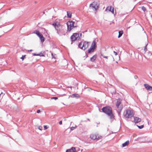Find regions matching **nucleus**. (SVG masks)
<instances>
[{
    "label": "nucleus",
    "instance_id": "nucleus-3",
    "mask_svg": "<svg viewBox=\"0 0 152 152\" xmlns=\"http://www.w3.org/2000/svg\"><path fill=\"white\" fill-rule=\"evenodd\" d=\"M124 115L125 118H129L133 117L134 114L132 110H127L124 112Z\"/></svg>",
    "mask_w": 152,
    "mask_h": 152
},
{
    "label": "nucleus",
    "instance_id": "nucleus-4",
    "mask_svg": "<svg viewBox=\"0 0 152 152\" xmlns=\"http://www.w3.org/2000/svg\"><path fill=\"white\" fill-rule=\"evenodd\" d=\"M59 28H57L55 27V29L57 31V33L60 36L65 35L66 33V30L63 28L61 26H60Z\"/></svg>",
    "mask_w": 152,
    "mask_h": 152
},
{
    "label": "nucleus",
    "instance_id": "nucleus-6",
    "mask_svg": "<svg viewBox=\"0 0 152 152\" xmlns=\"http://www.w3.org/2000/svg\"><path fill=\"white\" fill-rule=\"evenodd\" d=\"M99 6L96 2H94L90 5L89 7L94 11H96L98 8Z\"/></svg>",
    "mask_w": 152,
    "mask_h": 152
},
{
    "label": "nucleus",
    "instance_id": "nucleus-34",
    "mask_svg": "<svg viewBox=\"0 0 152 152\" xmlns=\"http://www.w3.org/2000/svg\"><path fill=\"white\" fill-rule=\"evenodd\" d=\"M38 129H39L41 130H42V126H39L38 127Z\"/></svg>",
    "mask_w": 152,
    "mask_h": 152
},
{
    "label": "nucleus",
    "instance_id": "nucleus-43",
    "mask_svg": "<svg viewBox=\"0 0 152 152\" xmlns=\"http://www.w3.org/2000/svg\"><path fill=\"white\" fill-rule=\"evenodd\" d=\"M81 34H80V36H81Z\"/></svg>",
    "mask_w": 152,
    "mask_h": 152
},
{
    "label": "nucleus",
    "instance_id": "nucleus-21",
    "mask_svg": "<svg viewBox=\"0 0 152 152\" xmlns=\"http://www.w3.org/2000/svg\"><path fill=\"white\" fill-rule=\"evenodd\" d=\"M123 34V31H119V35L118 36V38H120L121 36Z\"/></svg>",
    "mask_w": 152,
    "mask_h": 152
},
{
    "label": "nucleus",
    "instance_id": "nucleus-24",
    "mask_svg": "<svg viewBox=\"0 0 152 152\" xmlns=\"http://www.w3.org/2000/svg\"><path fill=\"white\" fill-rule=\"evenodd\" d=\"M34 33L36 34L37 36L39 35L40 33L39 31L36 30L34 32Z\"/></svg>",
    "mask_w": 152,
    "mask_h": 152
},
{
    "label": "nucleus",
    "instance_id": "nucleus-44",
    "mask_svg": "<svg viewBox=\"0 0 152 152\" xmlns=\"http://www.w3.org/2000/svg\"><path fill=\"white\" fill-rule=\"evenodd\" d=\"M52 56H53V54L52 53Z\"/></svg>",
    "mask_w": 152,
    "mask_h": 152
},
{
    "label": "nucleus",
    "instance_id": "nucleus-2",
    "mask_svg": "<svg viewBox=\"0 0 152 152\" xmlns=\"http://www.w3.org/2000/svg\"><path fill=\"white\" fill-rule=\"evenodd\" d=\"M66 23L67 27V31H69L74 27L77 26V24H75V22L72 21H68Z\"/></svg>",
    "mask_w": 152,
    "mask_h": 152
},
{
    "label": "nucleus",
    "instance_id": "nucleus-23",
    "mask_svg": "<svg viewBox=\"0 0 152 152\" xmlns=\"http://www.w3.org/2000/svg\"><path fill=\"white\" fill-rule=\"evenodd\" d=\"M39 38H40V39L41 42L42 43L44 41H45V38L43 37V36L42 37H41Z\"/></svg>",
    "mask_w": 152,
    "mask_h": 152
},
{
    "label": "nucleus",
    "instance_id": "nucleus-18",
    "mask_svg": "<svg viewBox=\"0 0 152 152\" xmlns=\"http://www.w3.org/2000/svg\"><path fill=\"white\" fill-rule=\"evenodd\" d=\"M71 97L72 98L78 97H79V95L77 94H72Z\"/></svg>",
    "mask_w": 152,
    "mask_h": 152
},
{
    "label": "nucleus",
    "instance_id": "nucleus-1",
    "mask_svg": "<svg viewBox=\"0 0 152 152\" xmlns=\"http://www.w3.org/2000/svg\"><path fill=\"white\" fill-rule=\"evenodd\" d=\"M102 111L103 112L107 114L111 119H114V116L112 112V110L111 107L107 106L104 107L102 109Z\"/></svg>",
    "mask_w": 152,
    "mask_h": 152
},
{
    "label": "nucleus",
    "instance_id": "nucleus-22",
    "mask_svg": "<svg viewBox=\"0 0 152 152\" xmlns=\"http://www.w3.org/2000/svg\"><path fill=\"white\" fill-rule=\"evenodd\" d=\"M67 17L70 18L72 16V14L70 12L67 11Z\"/></svg>",
    "mask_w": 152,
    "mask_h": 152
},
{
    "label": "nucleus",
    "instance_id": "nucleus-28",
    "mask_svg": "<svg viewBox=\"0 0 152 152\" xmlns=\"http://www.w3.org/2000/svg\"><path fill=\"white\" fill-rule=\"evenodd\" d=\"M142 9L145 12L146 10L144 6H142Z\"/></svg>",
    "mask_w": 152,
    "mask_h": 152
},
{
    "label": "nucleus",
    "instance_id": "nucleus-7",
    "mask_svg": "<svg viewBox=\"0 0 152 152\" xmlns=\"http://www.w3.org/2000/svg\"><path fill=\"white\" fill-rule=\"evenodd\" d=\"M102 136L99 134H92L90 136V138L93 140H95L96 141L99 140L101 139Z\"/></svg>",
    "mask_w": 152,
    "mask_h": 152
},
{
    "label": "nucleus",
    "instance_id": "nucleus-12",
    "mask_svg": "<svg viewBox=\"0 0 152 152\" xmlns=\"http://www.w3.org/2000/svg\"><path fill=\"white\" fill-rule=\"evenodd\" d=\"M134 120L135 123H138L141 121V118L138 117H134Z\"/></svg>",
    "mask_w": 152,
    "mask_h": 152
},
{
    "label": "nucleus",
    "instance_id": "nucleus-32",
    "mask_svg": "<svg viewBox=\"0 0 152 152\" xmlns=\"http://www.w3.org/2000/svg\"><path fill=\"white\" fill-rule=\"evenodd\" d=\"M43 36V35L41 34L40 33L39 35L38 36L40 38L41 37H42Z\"/></svg>",
    "mask_w": 152,
    "mask_h": 152
},
{
    "label": "nucleus",
    "instance_id": "nucleus-40",
    "mask_svg": "<svg viewBox=\"0 0 152 152\" xmlns=\"http://www.w3.org/2000/svg\"><path fill=\"white\" fill-rule=\"evenodd\" d=\"M59 124L60 125H61L62 124V121H60L59 122Z\"/></svg>",
    "mask_w": 152,
    "mask_h": 152
},
{
    "label": "nucleus",
    "instance_id": "nucleus-10",
    "mask_svg": "<svg viewBox=\"0 0 152 152\" xmlns=\"http://www.w3.org/2000/svg\"><path fill=\"white\" fill-rule=\"evenodd\" d=\"M145 88L148 91H152V87L150 86L147 84H145L144 85Z\"/></svg>",
    "mask_w": 152,
    "mask_h": 152
},
{
    "label": "nucleus",
    "instance_id": "nucleus-8",
    "mask_svg": "<svg viewBox=\"0 0 152 152\" xmlns=\"http://www.w3.org/2000/svg\"><path fill=\"white\" fill-rule=\"evenodd\" d=\"M116 106L118 110H120V112L121 111L123 108V105L121 104V100L120 99L117 100Z\"/></svg>",
    "mask_w": 152,
    "mask_h": 152
},
{
    "label": "nucleus",
    "instance_id": "nucleus-5",
    "mask_svg": "<svg viewBox=\"0 0 152 152\" xmlns=\"http://www.w3.org/2000/svg\"><path fill=\"white\" fill-rule=\"evenodd\" d=\"M80 38V37L79 33H73L70 37V39L72 42L71 44H72L73 42H75L76 40H78Z\"/></svg>",
    "mask_w": 152,
    "mask_h": 152
},
{
    "label": "nucleus",
    "instance_id": "nucleus-20",
    "mask_svg": "<svg viewBox=\"0 0 152 152\" xmlns=\"http://www.w3.org/2000/svg\"><path fill=\"white\" fill-rule=\"evenodd\" d=\"M112 7L111 6L110 7H108L106 9L105 11H108L110 12L111 11V10L112 9Z\"/></svg>",
    "mask_w": 152,
    "mask_h": 152
},
{
    "label": "nucleus",
    "instance_id": "nucleus-27",
    "mask_svg": "<svg viewBox=\"0 0 152 152\" xmlns=\"http://www.w3.org/2000/svg\"><path fill=\"white\" fill-rule=\"evenodd\" d=\"M137 126L140 129H141L142 128L144 127V126L143 125H141L140 126H139L138 125H137Z\"/></svg>",
    "mask_w": 152,
    "mask_h": 152
},
{
    "label": "nucleus",
    "instance_id": "nucleus-39",
    "mask_svg": "<svg viewBox=\"0 0 152 152\" xmlns=\"http://www.w3.org/2000/svg\"><path fill=\"white\" fill-rule=\"evenodd\" d=\"M113 52L114 53V54L115 56L117 55V53L115 51H114Z\"/></svg>",
    "mask_w": 152,
    "mask_h": 152
},
{
    "label": "nucleus",
    "instance_id": "nucleus-9",
    "mask_svg": "<svg viewBox=\"0 0 152 152\" xmlns=\"http://www.w3.org/2000/svg\"><path fill=\"white\" fill-rule=\"evenodd\" d=\"M88 42H85L83 43L80 42L79 44V46H80L81 45H82V46L81 47L82 49L84 50L88 47Z\"/></svg>",
    "mask_w": 152,
    "mask_h": 152
},
{
    "label": "nucleus",
    "instance_id": "nucleus-30",
    "mask_svg": "<svg viewBox=\"0 0 152 152\" xmlns=\"http://www.w3.org/2000/svg\"><path fill=\"white\" fill-rule=\"evenodd\" d=\"M101 56H103V57L104 58H106V59H107L108 58V57L107 56H104L103 54H101Z\"/></svg>",
    "mask_w": 152,
    "mask_h": 152
},
{
    "label": "nucleus",
    "instance_id": "nucleus-19",
    "mask_svg": "<svg viewBox=\"0 0 152 152\" xmlns=\"http://www.w3.org/2000/svg\"><path fill=\"white\" fill-rule=\"evenodd\" d=\"M94 49L93 48L90 47L88 50V52L89 53H91L92 52H93Z\"/></svg>",
    "mask_w": 152,
    "mask_h": 152
},
{
    "label": "nucleus",
    "instance_id": "nucleus-29",
    "mask_svg": "<svg viewBox=\"0 0 152 152\" xmlns=\"http://www.w3.org/2000/svg\"><path fill=\"white\" fill-rule=\"evenodd\" d=\"M110 12H111L112 13V14H114V8L113 7L112 10H111V11H110Z\"/></svg>",
    "mask_w": 152,
    "mask_h": 152
},
{
    "label": "nucleus",
    "instance_id": "nucleus-35",
    "mask_svg": "<svg viewBox=\"0 0 152 152\" xmlns=\"http://www.w3.org/2000/svg\"><path fill=\"white\" fill-rule=\"evenodd\" d=\"M51 99H54L56 100V99H58V98L57 97H53L51 98Z\"/></svg>",
    "mask_w": 152,
    "mask_h": 152
},
{
    "label": "nucleus",
    "instance_id": "nucleus-14",
    "mask_svg": "<svg viewBox=\"0 0 152 152\" xmlns=\"http://www.w3.org/2000/svg\"><path fill=\"white\" fill-rule=\"evenodd\" d=\"M33 56H44V55L42 53H40L39 54H36L35 53L32 54Z\"/></svg>",
    "mask_w": 152,
    "mask_h": 152
},
{
    "label": "nucleus",
    "instance_id": "nucleus-25",
    "mask_svg": "<svg viewBox=\"0 0 152 152\" xmlns=\"http://www.w3.org/2000/svg\"><path fill=\"white\" fill-rule=\"evenodd\" d=\"M152 55V53L149 51H148L147 53V55L148 56H151Z\"/></svg>",
    "mask_w": 152,
    "mask_h": 152
},
{
    "label": "nucleus",
    "instance_id": "nucleus-42",
    "mask_svg": "<svg viewBox=\"0 0 152 152\" xmlns=\"http://www.w3.org/2000/svg\"><path fill=\"white\" fill-rule=\"evenodd\" d=\"M118 111H119L118 112V114H120V112H120V111L119 110H118Z\"/></svg>",
    "mask_w": 152,
    "mask_h": 152
},
{
    "label": "nucleus",
    "instance_id": "nucleus-31",
    "mask_svg": "<svg viewBox=\"0 0 152 152\" xmlns=\"http://www.w3.org/2000/svg\"><path fill=\"white\" fill-rule=\"evenodd\" d=\"M147 45H145V47H144V50L145 51H147Z\"/></svg>",
    "mask_w": 152,
    "mask_h": 152
},
{
    "label": "nucleus",
    "instance_id": "nucleus-13",
    "mask_svg": "<svg viewBox=\"0 0 152 152\" xmlns=\"http://www.w3.org/2000/svg\"><path fill=\"white\" fill-rule=\"evenodd\" d=\"M97 57L96 55H94L93 57L91 58H90V61H91L94 62L96 59Z\"/></svg>",
    "mask_w": 152,
    "mask_h": 152
},
{
    "label": "nucleus",
    "instance_id": "nucleus-17",
    "mask_svg": "<svg viewBox=\"0 0 152 152\" xmlns=\"http://www.w3.org/2000/svg\"><path fill=\"white\" fill-rule=\"evenodd\" d=\"M129 143V140H127L124 143L122 144V147H124L128 145Z\"/></svg>",
    "mask_w": 152,
    "mask_h": 152
},
{
    "label": "nucleus",
    "instance_id": "nucleus-16",
    "mask_svg": "<svg viewBox=\"0 0 152 152\" xmlns=\"http://www.w3.org/2000/svg\"><path fill=\"white\" fill-rule=\"evenodd\" d=\"M96 47V45L95 43V42L94 40L93 41L91 45V47L93 48L94 49H95V47Z\"/></svg>",
    "mask_w": 152,
    "mask_h": 152
},
{
    "label": "nucleus",
    "instance_id": "nucleus-33",
    "mask_svg": "<svg viewBox=\"0 0 152 152\" xmlns=\"http://www.w3.org/2000/svg\"><path fill=\"white\" fill-rule=\"evenodd\" d=\"M25 55L24 56H22V57L20 58H21L22 60H23L24 58V57L25 56Z\"/></svg>",
    "mask_w": 152,
    "mask_h": 152
},
{
    "label": "nucleus",
    "instance_id": "nucleus-38",
    "mask_svg": "<svg viewBox=\"0 0 152 152\" xmlns=\"http://www.w3.org/2000/svg\"><path fill=\"white\" fill-rule=\"evenodd\" d=\"M40 112V110H38L37 111V113H39Z\"/></svg>",
    "mask_w": 152,
    "mask_h": 152
},
{
    "label": "nucleus",
    "instance_id": "nucleus-41",
    "mask_svg": "<svg viewBox=\"0 0 152 152\" xmlns=\"http://www.w3.org/2000/svg\"><path fill=\"white\" fill-rule=\"evenodd\" d=\"M82 45H80V46H79V45H78V47L80 48V49H82Z\"/></svg>",
    "mask_w": 152,
    "mask_h": 152
},
{
    "label": "nucleus",
    "instance_id": "nucleus-37",
    "mask_svg": "<svg viewBox=\"0 0 152 152\" xmlns=\"http://www.w3.org/2000/svg\"><path fill=\"white\" fill-rule=\"evenodd\" d=\"M44 128L45 129H47V127L46 126L44 125Z\"/></svg>",
    "mask_w": 152,
    "mask_h": 152
},
{
    "label": "nucleus",
    "instance_id": "nucleus-36",
    "mask_svg": "<svg viewBox=\"0 0 152 152\" xmlns=\"http://www.w3.org/2000/svg\"><path fill=\"white\" fill-rule=\"evenodd\" d=\"M27 52H28L29 51L31 52L33 51L32 50H27Z\"/></svg>",
    "mask_w": 152,
    "mask_h": 152
},
{
    "label": "nucleus",
    "instance_id": "nucleus-26",
    "mask_svg": "<svg viewBox=\"0 0 152 152\" xmlns=\"http://www.w3.org/2000/svg\"><path fill=\"white\" fill-rule=\"evenodd\" d=\"M77 126H75V127H72L70 128L71 130H73L76 128Z\"/></svg>",
    "mask_w": 152,
    "mask_h": 152
},
{
    "label": "nucleus",
    "instance_id": "nucleus-11",
    "mask_svg": "<svg viewBox=\"0 0 152 152\" xmlns=\"http://www.w3.org/2000/svg\"><path fill=\"white\" fill-rule=\"evenodd\" d=\"M76 149L75 147H72L71 149L66 150V152H75Z\"/></svg>",
    "mask_w": 152,
    "mask_h": 152
},
{
    "label": "nucleus",
    "instance_id": "nucleus-15",
    "mask_svg": "<svg viewBox=\"0 0 152 152\" xmlns=\"http://www.w3.org/2000/svg\"><path fill=\"white\" fill-rule=\"evenodd\" d=\"M53 25L54 26L55 28V27H56V28H58L59 27L61 26V25L60 24L58 23L57 24V23H53Z\"/></svg>",
    "mask_w": 152,
    "mask_h": 152
}]
</instances>
